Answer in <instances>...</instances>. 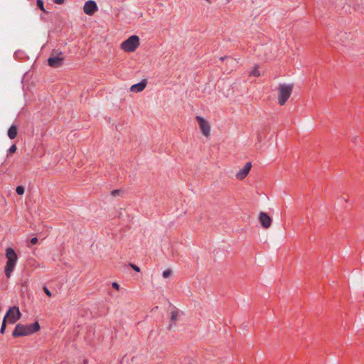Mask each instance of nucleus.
I'll return each instance as SVG.
<instances>
[{
	"label": "nucleus",
	"instance_id": "nucleus-1",
	"mask_svg": "<svg viewBox=\"0 0 364 364\" xmlns=\"http://www.w3.org/2000/svg\"><path fill=\"white\" fill-rule=\"evenodd\" d=\"M6 257L7 261L4 268V272L6 277L9 278L16 264L18 256L12 247H7L6 249Z\"/></svg>",
	"mask_w": 364,
	"mask_h": 364
},
{
	"label": "nucleus",
	"instance_id": "nucleus-2",
	"mask_svg": "<svg viewBox=\"0 0 364 364\" xmlns=\"http://www.w3.org/2000/svg\"><path fill=\"white\" fill-rule=\"evenodd\" d=\"M294 85L280 84L279 85L278 102L284 105L291 95Z\"/></svg>",
	"mask_w": 364,
	"mask_h": 364
},
{
	"label": "nucleus",
	"instance_id": "nucleus-3",
	"mask_svg": "<svg viewBox=\"0 0 364 364\" xmlns=\"http://www.w3.org/2000/svg\"><path fill=\"white\" fill-rule=\"evenodd\" d=\"M139 46V38L138 36L133 35L129 36L121 44V48L126 52H133Z\"/></svg>",
	"mask_w": 364,
	"mask_h": 364
},
{
	"label": "nucleus",
	"instance_id": "nucleus-4",
	"mask_svg": "<svg viewBox=\"0 0 364 364\" xmlns=\"http://www.w3.org/2000/svg\"><path fill=\"white\" fill-rule=\"evenodd\" d=\"M62 52H57L53 50L51 53L50 57L48 59V65L52 68H59L63 65L64 58L61 57Z\"/></svg>",
	"mask_w": 364,
	"mask_h": 364
},
{
	"label": "nucleus",
	"instance_id": "nucleus-5",
	"mask_svg": "<svg viewBox=\"0 0 364 364\" xmlns=\"http://www.w3.org/2000/svg\"><path fill=\"white\" fill-rule=\"evenodd\" d=\"M22 314L18 306H11L9 308L4 318L6 320H9V322L11 323H14L17 321H18Z\"/></svg>",
	"mask_w": 364,
	"mask_h": 364
},
{
	"label": "nucleus",
	"instance_id": "nucleus-6",
	"mask_svg": "<svg viewBox=\"0 0 364 364\" xmlns=\"http://www.w3.org/2000/svg\"><path fill=\"white\" fill-rule=\"evenodd\" d=\"M197 122L198 123L199 127L203 134L208 136L210 134V127L207 120L200 116L196 117Z\"/></svg>",
	"mask_w": 364,
	"mask_h": 364
},
{
	"label": "nucleus",
	"instance_id": "nucleus-7",
	"mask_svg": "<svg viewBox=\"0 0 364 364\" xmlns=\"http://www.w3.org/2000/svg\"><path fill=\"white\" fill-rule=\"evenodd\" d=\"M98 9L96 2L93 0H88L85 2L83 11L87 15H93Z\"/></svg>",
	"mask_w": 364,
	"mask_h": 364
},
{
	"label": "nucleus",
	"instance_id": "nucleus-8",
	"mask_svg": "<svg viewBox=\"0 0 364 364\" xmlns=\"http://www.w3.org/2000/svg\"><path fill=\"white\" fill-rule=\"evenodd\" d=\"M259 221L262 227L264 229L269 228L272 225V218L265 212H260Z\"/></svg>",
	"mask_w": 364,
	"mask_h": 364
},
{
	"label": "nucleus",
	"instance_id": "nucleus-9",
	"mask_svg": "<svg viewBox=\"0 0 364 364\" xmlns=\"http://www.w3.org/2000/svg\"><path fill=\"white\" fill-rule=\"evenodd\" d=\"M27 336L26 325L18 323L16 325L14 330L12 332L14 338H18Z\"/></svg>",
	"mask_w": 364,
	"mask_h": 364
},
{
	"label": "nucleus",
	"instance_id": "nucleus-10",
	"mask_svg": "<svg viewBox=\"0 0 364 364\" xmlns=\"http://www.w3.org/2000/svg\"><path fill=\"white\" fill-rule=\"evenodd\" d=\"M251 167V162L246 163L243 168L236 174L237 178L240 180H242L243 178H245L249 173Z\"/></svg>",
	"mask_w": 364,
	"mask_h": 364
},
{
	"label": "nucleus",
	"instance_id": "nucleus-11",
	"mask_svg": "<svg viewBox=\"0 0 364 364\" xmlns=\"http://www.w3.org/2000/svg\"><path fill=\"white\" fill-rule=\"evenodd\" d=\"M220 60L221 61L226 60V65L230 67V71L235 69L238 64V61L236 59L228 55L220 57Z\"/></svg>",
	"mask_w": 364,
	"mask_h": 364
},
{
	"label": "nucleus",
	"instance_id": "nucleus-12",
	"mask_svg": "<svg viewBox=\"0 0 364 364\" xmlns=\"http://www.w3.org/2000/svg\"><path fill=\"white\" fill-rule=\"evenodd\" d=\"M147 85V80L143 79L141 82L131 86L130 90L133 92H139L144 90Z\"/></svg>",
	"mask_w": 364,
	"mask_h": 364
},
{
	"label": "nucleus",
	"instance_id": "nucleus-13",
	"mask_svg": "<svg viewBox=\"0 0 364 364\" xmlns=\"http://www.w3.org/2000/svg\"><path fill=\"white\" fill-rule=\"evenodd\" d=\"M41 328L40 324L38 321H35L34 323L26 325V329L27 331V336L31 335L33 333H36Z\"/></svg>",
	"mask_w": 364,
	"mask_h": 364
},
{
	"label": "nucleus",
	"instance_id": "nucleus-14",
	"mask_svg": "<svg viewBox=\"0 0 364 364\" xmlns=\"http://www.w3.org/2000/svg\"><path fill=\"white\" fill-rule=\"evenodd\" d=\"M8 136L10 139H14L17 136L18 127L15 124H12L8 129Z\"/></svg>",
	"mask_w": 364,
	"mask_h": 364
},
{
	"label": "nucleus",
	"instance_id": "nucleus-15",
	"mask_svg": "<svg viewBox=\"0 0 364 364\" xmlns=\"http://www.w3.org/2000/svg\"><path fill=\"white\" fill-rule=\"evenodd\" d=\"M178 313L177 310H173L171 312V318H170L171 323L169 324V326L168 327V329H171L172 327V325L176 323V321L178 319Z\"/></svg>",
	"mask_w": 364,
	"mask_h": 364
},
{
	"label": "nucleus",
	"instance_id": "nucleus-16",
	"mask_svg": "<svg viewBox=\"0 0 364 364\" xmlns=\"http://www.w3.org/2000/svg\"><path fill=\"white\" fill-rule=\"evenodd\" d=\"M37 7L44 13H48L44 7V2L43 0H36Z\"/></svg>",
	"mask_w": 364,
	"mask_h": 364
},
{
	"label": "nucleus",
	"instance_id": "nucleus-17",
	"mask_svg": "<svg viewBox=\"0 0 364 364\" xmlns=\"http://www.w3.org/2000/svg\"><path fill=\"white\" fill-rule=\"evenodd\" d=\"M6 323H7V321L6 320V318H4L2 323H1V328H0V333L1 334H4L5 333V331H6Z\"/></svg>",
	"mask_w": 364,
	"mask_h": 364
},
{
	"label": "nucleus",
	"instance_id": "nucleus-18",
	"mask_svg": "<svg viewBox=\"0 0 364 364\" xmlns=\"http://www.w3.org/2000/svg\"><path fill=\"white\" fill-rule=\"evenodd\" d=\"M16 192L18 195L22 196L25 192V188L23 186H18L16 188Z\"/></svg>",
	"mask_w": 364,
	"mask_h": 364
},
{
	"label": "nucleus",
	"instance_id": "nucleus-19",
	"mask_svg": "<svg viewBox=\"0 0 364 364\" xmlns=\"http://www.w3.org/2000/svg\"><path fill=\"white\" fill-rule=\"evenodd\" d=\"M251 75L255 76V77H259L260 75V73H259V71L258 70V67L257 66H255L254 67V69L251 72Z\"/></svg>",
	"mask_w": 364,
	"mask_h": 364
},
{
	"label": "nucleus",
	"instance_id": "nucleus-20",
	"mask_svg": "<svg viewBox=\"0 0 364 364\" xmlns=\"http://www.w3.org/2000/svg\"><path fill=\"white\" fill-rule=\"evenodd\" d=\"M172 274V271L170 269H167L163 272V277L164 278H168Z\"/></svg>",
	"mask_w": 364,
	"mask_h": 364
},
{
	"label": "nucleus",
	"instance_id": "nucleus-21",
	"mask_svg": "<svg viewBox=\"0 0 364 364\" xmlns=\"http://www.w3.org/2000/svg\"><path fill=\"white\" fill-rule=\"evenodd\" d=\"M16 150H17V147H16V144H13L8 149V153L9 154H14V153H15L16 151Z\"/></svg>",
	"mask_w": 364,
	"mask_h": 364
},
{
	"label": "nucleus",
	"instance_id": "nucleus-22",
	"mask_svg": "<svg viewBox=\"0 0 364 364\" xmlns=\"http://www.w3.org/2000/svg\"><path fill=\"white\" fill-rule=\"evenodd\" d=\"M129 266H130V267H132L134 271H136V272H140V268H139L137 265H136V264H132V263H130V264H129Z\"/></svg>",
	"mask_w": 364,
	"mask_h": 364
},
{
	"label": "nucleus",
	"instance_id": "nucleus-23",
	"mask_svg": "<svg viewBox=\"0 0 364 364\" xmlns=\"http://www.w3.org/2000/svg\"><path fill=\"white\" fill-rule=\"evenodd\" d=\"M43 289V291L45 292V294L48 296H49V297L52 296V293L50 292V291L46 287H44Z\"/></svg>",
	"mask_w": 364,
	"mask_h": 364
},
{
	"label": "nucleus",
	"instance_id": "nucleus-24",
	"mask_svg": "<svg viewBox=\"0 0 364 364\" xmlns=\"http://www.w3.org/2000/svg\"><path fill=\"white\" fill-rule=\"evenodd\" d=\"M112 286L116 290H119V289H120V286L117 282H112Z\"/></svg>",
	"mask_w": 364,
	"mask_h": 364
},
{
	"label": "nucleus",
	"instance_id": "nucleus-25",
	"mask_svg": "<svg viewBox=\"0 0 364 364\" xmlns=\"http://www.w3.org/2000/svg\"><path fill=\"white\" fill-rule=\"evenodd\" d=\"M119 192H120V191H119V190H118V189H115V190H113V191L111 192V195H112V196H114V197H115V196H118V195L119 194Z\"/></svg>",
	"mask_w": 364,
	"mask_h": 364
},
{
	"label": "nucleus",
	"instance_id": "nucleus-26",
	"mask_svg": "<svg viewBox=\"0 0 364 364\" xmlns=\"http://www.w3.org/2000/svg\"><path fill=\"white\" fill-rule=\"evenodd\" d=\"M38 242V238L36 237H32L30 240L31 245H36Z\"/></svg>",
	"mask_w": 364,
	"mask_h": 364
},
{
	"label": "nucleus",
	"instance_id": "nucleus-27",
	"mask_svg": "<svg viewBox=\"0 0 364 364\" xmlns=\"http://www.w3.org/2000/svg\"><path fill=\"white\" fill-rule=\"evenodd\" d=\"M56 4H63L65 2V0H54L53 1Z\"/></svg>",
	"mask_w": 364,
	"mask_h": 364
},
{
	"label": "nucleus",
	"instance_id": "nucleus-28",
	"mask_svg": "<svg viewBox=\"0 0 364 364\" xmlns=\"http://www.w3.org/2000/svg\"><path fill=\"white\" fill-rule=\"evenodd\" d=\"M207 1H208L209 3H210V0H206Z\"/></svg>",
	"mask_w": 364,
	"mask_h": 364
}]
</instances>
